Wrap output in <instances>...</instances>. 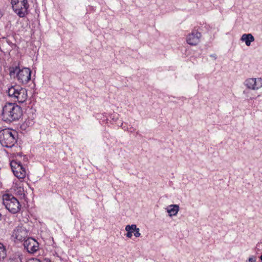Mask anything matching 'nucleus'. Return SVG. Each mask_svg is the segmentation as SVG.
Masks as SVG:
<instances>
[{"instance_id":"20e7f679","label":"nucleus","mask_w":262,"mask_h":262,"mask_svg":"<svg viewBox=\"0 0 262 262\" xmlns=\"http://www.w3.org/2000/svg\"><path fill=\"white\" fill-rule=\"evenodd\" d=\"M17 133L15 130L4 129L0 131V143L3 146L11 148L17 142Z\"/></svg>"},{"instance_id":"f03ea898","label":"nucleus","mask_w":262,"mask_h":262,"mask_svg":"<svg viewBox=\"0 0 262 262\" xmlns=\"http://www.w3.org/2000/svg\"><path fill=\"white\" fill-rule=\"evenodd\" d=\"M10 67L9 68L10 75L11 77H14L15 73L18 80L23 84L27 83L31 79V71L27 67Z\"/></svg>"},{"instance_id":"4468645a","label":"nucleus","mask_w":262,"mask_h":262,"mask_svg":"<svg viewBox=\"0 0 262 262\" xmlns=\"http://www.w3.org/2000/svg\"><path fill=\"white\" fill-rule=\"evenodd\" d=\"M136 225H127L125 227V230L127 231V233L126 234V236L127 237L131 238L132 236L133 231L132 229H135Z\"/></svg>"},{"instance_id":"9b49d317","label":"nucleus","mask_w":262,"mask_h":262,"mask_svg":"<svg viewBox=\"0 0 262 262\" xmlns=\"http://www.w3.org/2000/svg\"><path fill=\"white\" fill-rule=\"evenodd\" d=\"M244 83L249 89L258 90L262 87V79L260 78H248L245 80Z\"/></svg>"},{"instance_id":"a211bd4d","label":"nucleus","mask_w":262,"mask_h":262,"mask_svg":"<svg viewBox=\"0 0 262 262\" xmlns=\"http://www.w3.org/2000/svg\"><path fill=\"white\" fill-rule=\"evenodd\" d=\"M247 262H255V259L253 257H249Z\"/></svg>"},{"instance_id":"9d476101","label":"nucleus","mask_w":262,"mask_h":262,"mask_svg":"<svg viewBox=\"0 0 262 262\" xmlns=\"http://www.w3.org/2000/svg\"><path fill=\"white\" fill-rule=\"evenodd\" d=\"M24 246L27 251L30 253H34L38 249V242L34 239L29 237L24 241Z\"/></svg>"},{"instance_id":"423d86ee","label":"nucleus","mask_w":262,"mask_h":262,"mask_svg":"<svg viewBox=\"0 0 262 262\" xmlns=\"http://www.w3.org/2000/svg\"><path fill=\"white\" fill-rule=\"evenodd\" d=\"M11 4L13 10L20 17L27 14L29 8L27 0H11Z\"/></svg>"},{"instance_id":"7ed1b4c3","label":"nucleus","mask_w":262,"mask_h":262,"mask_svg":"<svg viewBox=\"0 0 262 262\" xmlns=\"http://www.w3.org/2000/svg\"><path fill=\"white\" fill-rule=\"evenodd\" d=\"M7 93L14 102H18L22 103L27 99V91L26 89L23 88L19 85H13L9 88Z\"/></svg>"},{"instance_id":"2eb2a0df","label":"nucleus","mask_w":262,"mask_h":262,"mask_svg":"<svg viewBox=\"0 0 262 262\" xmlns=\"http://www.w3.org/2000/svg\"><path fill=\"white\" fill-rule=\"evenodd\" d=\"M6 249L4 245L0 243V260L6 257Z\"/></svg>"},{"instance_id":"f3484780","label":"nucleus","mask_w":262,"mask_h":262,"mask_svg":"<svg viewBox=\"0 0 262 262\" xmlns=\"http://www.w3.org/2000/svg\"><path fill=\"white\" fill-rule=\"evenodd\" d=\"M27 262H41V261L38 258H32V259H30Z\"/></svg>"},{"instance_id":"412c9836","label":"nucleus","mask_w":262,"mask_h":262,"mask_svg":"<svg viewBox=\"0 0 262 262\" xmlns=\"http://www.w3.org/2000/svg\"><path fill=\"white\" fill-rule=\"evenodd\" d=\"M21 187H19V191H21Z\"/></svg>"},{"instance_id":"1a4fd4ad","label":"nucleus","mask_w":262,"mask_h":262,"mask_svg":"<svg viewBox=\"0 0 262 262\" xmlns=\"http://www.w3.org/2000/svg\"><path fill=\"white\" fill-rule=\"evenodd\" d=\"M201 33L195 29H193L186 37V42L190 46L198 45L201 41Z\"/></svg>"},{"instance_id":"dca6fc26","label":"nucleus","mask_w":262,"mask_h":262,"mask_svg":"<svg viewBox=\"0 0 262 262\" xmlns=\"http://www.w3.org/2000/svg\"><path fill=\"white\" fill-rule=\"evenodd\" d=\"M133 232H134V235L138 237H139L141 235V234L140 233V229L138 228H137V226H136L135 229L134 228V229H132Z\"/></svg>"},{"instance_id":"0eeeda50","label":"nucleus","mask_w":262,"mask_h":262,"mask_svg":"<svg viewBox=\"0 0 262 262\" xmlns=\"http://www.w3.org/2000/svg\"><path fill=\"white\" fill-rule=\"evenodd\" d=\"M14 174L19 179H23L26 176V168L20 161L13 160L10 163Z\"/></svg>"},{"instance_id":"aec40b11","label":"nucleus","mask_w":262,"mask_h":262,"mask_svg":"<svg viewBox=\"0 0 262 262\" xmlns=\"http://www.w3.org/2000/svg\"><path fill=\"white\" fill-rule=\"evenodd\" d=\"M260 258L261 260L262 261V255L260 256Z\"/></svg>"},{"instance_id":"ddd939ff","label":"nucleus","mask_w":262,"mask_h":262,"mask_svg":"<svg viewBox=\"0 0 262 262\" xmlns=\"http://www.w3.org/2000/svg\"><path fill=\"white\" fill-rule=\"evenodd\" d=\"M179 210V206L178 205H170L167 208V212L170 216L176 215Z\"/></svg>"},{"instance_id":"f257e3e1","label":"nucleus","mask_w":262,"mask_h":262,"mask_svg":"<svg viewBox=\"0 0 262 262\" xmlns=\"http://www.w3.org/2000/svg\"><path fill=\"white\" fill-rule=\"evenodd\" d=\"M23 115V111L19 106L14 103H7L3 107L2 120L7 122H12L19 120Z\"/></svg>"},{"instance_id":"6ab92c4d","label":"nucleus","mask_w":262,"mask_h":262,"mask_svg":"<svg viewBox=\"0 0 262 262\" xmlns=\"http://www.w3.org/2000/svg\"><path fill=\"white\" fill-rule=\"evenodd\" d=\"M43 262H52L50 259L46 258L43 259Z\"/></svg>"},{"instance_id":"f8f14e48","label":"nucleus","mask_w":262,"mask_h":262,"mask_svg":"<svg viewBox=\"0 0 262 262\" xmlns=\"http://www.w3.org/2000/svg\"><path fill=\"white\" fill-rule=\"evenodd\" d=\"M243 41H245L247 46L251 45V42L254 40V37L251 34H244L241 38Z\"/></svg>"},{"instance_id":"39448f33","label":"nucleus","mask_w":262,"mask_h":262,"mask_svg":"<svg viewBox=\"0 0 262 262\" xmlns=\"http://www.w3.org/2000/svg\"><path fill=\"white\" fill-rule=\"evenodd\" d=\"M3 203L6 208L12 213H17L21 208V205L19 201L12 194H4L3 195Z\"/></svg>"},{"instance_id":"6e6552de","label":"nucleus","mask_w":262,"mask_h":262,"mask_svg":"<svg viewBox=\"0 0 262 262\" xmlns=\"http://www.w3.org/2000/svg\"><path fill=\"white\" fill-rule=\"evenodd\" d=\"M29 236V231L23 226H17L13 230L12 236L18 242H23Z\"/></svg>"}]
</instances>
